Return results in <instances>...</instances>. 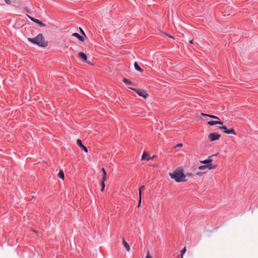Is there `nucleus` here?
<instances>
[{"mask_svg": "<svg viewBox=\"0 0 258 258\" xmlns=\"http://www.w3.org/2000/svg\"><path fill=\"white\" fill-rule=\"evenodd\" d=\"M222 126H219V128L220 130H223L224 131V133L227 134H232L234 135H236V134L233 128L231 129H227L226 126H223L221 125Z\"/></svg>", "mask_w": 258, "mask_h": 258, "instance_id": "obj_3", "label": "nucleus"}, {"mask_svg": "<svg viewBox=\"0 0 258 258\" xmlns=\"http://www.w3.org/2000/svg\"><path fill=\"white\" fill-rule=\"evenodd\" d=\"M77 144L79 146H80L82 150H83L86 153L88 152L87 148L82 144V141L80 139H78L77 140Z\"/></svg>", "mask_w": 258, "mask_h": 258, "instance_id": "obj_7", "label": "nucleus"}, {"mask_svg": "<svg viewBox=\"0 0 258 258\" xmlns=\"http://www.w3.org/2000/svg\"><path fill=\"white\" fill-rule=\"evenodd\" d=\"M30 18L33 22L39 24L41 27H44L45 25L44 23H43L42 22H41L40 20L38 19L31 17H30Z\"/></svg>", "mask_w": 258, "mask_h": 258, "instance_id": "obj_8", "label": "nucleus"}, {"mask_svg": "<svg viewBox=\"0 0 258 258\" xmlns=\"http://www.w3.org/2000/svg\"><path fill=\"white\" fill-rule=\"evenodd\" d=\"M186 250V247H184L181 251V258H183V254L185 253Z\"/></svg>", "mask_w": 258, "mask_h": 258, "instance_id": "obj_18", "label": "nucleus"}, {"mask_svg": "<svg viewBox=\"0 0 258 258\" xmlns=\"http://www.w3.org/2000/svg\"><path fill=\"white\" fill-rule=\"evenodd\" d=\"M134 67H135V69L137 71H139V72H141V73H142V72H143V69H142L140 67V66L138 65V63H137V62H136L134 63Z\"/></svg>", "mask_w": 258, "mask_h": 258, "instance_id": "obj_14", "label": "nucleus"}, {"mask_svg": "<svg viewBox=\"0 0 258 258\" xmlns=\"http://www.w3.org/2000/svg\"><path fill=\"white\" fill-rule=\"evenodd\" d=\"M123 82L124 83H125L126 84H128V85H131L132 84V82L128 80H127L126 79H124L123 80Z\"/></svg>", "mask_w": 258, "mask_h": 258, "instance_id": "obj_20", "label": "nucleus"}, {"mask_svg": "<svg viewBox=\"0 0 258 258\" xmlns=\"http://www.w3.org/2000/svg\"><path fill=\"white\" fill-rule=\"evenodd\" d=\"M197 174L199 175V176H201L203 174V173L202 172H198L197 173Z\"/></svg>", "mask_w": 258, "mask_h": 258, "instance_id": "obj_30", "label": "nucleus"}, {"mask_svg": "<svg viewBox=\"0 0 258 258\" xmlns=\"http://www.w3.org/2000/svg\"><path fill=\"white\" fill-rule=\"evenodd\" d=\"M58 176L62 179H64V173L62 170H60L59 171L58 173Z\"/></svg>", "mask_w": 258, "mask_h": 258, "instance_id": "obj_16", "label": "nucleus"}, {"mask_svg": "<svg viewBox=\"0 0 258 258\" xmlns=\"http://www.w3.org/2000/svg\"><path fill=\"white\" fill-rule=\"evenodd\" d=\"M102 173H106V172L105 171V170L104 168H102Z\"/></svg>", "mask_w": 258, "mask_h": 258, "instance_id": "obj_29", "label": "nucleus"}, {"mask_svg": "<svg viewBox=\"0 0 258 258\" xmlns=\"http://www.w3.org/2000/svg\"><path fill=\"white\" fill-rule=\"evenodd\" d=\"M72 36H75L76 37H77L79 40H80L81 41H84V38L80 36L78 33H74L73 34H72Z\"/></svg>", "mask_w": 258, "mask_h": 258, "instance_id": "obj_12", "label": "nucleus"}, {"mask_svg": "<svg viewBox=\"0 0 258 258\" xmlns=\"http://www.w3.org/2000/svg\"><path fill=\"white\" fill-rule=\"evenodd\" d=\"M141 203H142V197H139V204L138 206V208L140 206Z\"/></svg>", "mask_w": 258, "mask_h": 258, "instance_id": "obj_23", "label": "nucleus"}, {"mask_svg": "<svg viewBox=\"0 0 258 258\" xmlns=\"http://www.w3.org/2000/svg\"><path fill=\"white\" fill-rule=\"evenodd\" d=\"M183 146V145L182 144H177L175 147H181Z\"/></svg>", "mask_w": 258, "mask_h": 258, "instance_id": "obj_25", "label": "nucleus"}, {"mask_svg": "<svg viewBox=\"0 0 258 258\" xmlns=\"http://www.w3.org/2000/svg\"><path fill=\"white\" fill-rule=\"evenodd\" d=\"M131 89L134 90L136 93H137L140 96L143 97L144 98H146L148 95L146 93V92L145 90H139L136 89H134L132 88H130Z\"/></svg>", "mask_w": 258, "mask_h": 258, "instance_id": "obj_4", "label": "nucleus"}, {"mask_svg": "<svg viewBox=\"0 0 258 258\" xmlns=\"http://www.w3.org/2000/svg\"><path fill=\"white\" fill-rule=\"evenodd\" d=\"M192 41H193V40H192H192H190V41H189V43H190V44H192Z\"/></svg>", "mask_w": 258, "mask_h": 258, "instance_id": "obj_32", "label": "nucleus"}, {"mask_svg": "<svg viewBox=\"0 0 258 258\" xmlns=\"http://www.w3.org/2000/svg\"><path fill=\"white\" fill-rule=\"evenodd\" d=\"M202 116H208L209 117V114H205V113H201V114Z\"/></svg>", "mask_w": 258, "mask_h": 258, "instance_id": "obj_26", "label": "nucleus"}, {"mask_svg": "<svg viewBox=\"0 0 258 258\" xmlns=\"http://www.w3.org/2000/svg\"><path fill=\"white\" fill-rule=\"evenodd\" d=\"M145 188V186L144 185H142V186H141L139 189V197H142V191L143 190H144Z\"/></svg>", "mask_w": 258, "mask_h": 258, "instance_id": "obj_17", "label": "nucleus"}, {"mask_svg": "<svg viewBox=\"0 0 258 258\" xmlns=\"http://www.w3.org/2000/svg\"><path fill=\"white\" fill-rule=\"evenodd\" d=\"M215 155H212L211 156H210L209 158H210L212 156H215ZM212 161V160L210 158H209L208 159H207L205 160L201 161L200 162L202 164H205L207 165V164H209Z\"/></svg>", "mask_w": 258, "mask_h": 258, "instance_id": "obj_10", "label": "nucleus"}, {"mask_svg": "<svg viewBox=\"0 0 258 258\" xmlns=\"http://www.w3.org/2000/svg\"><path fill=\"white\" fill-rule=\"evenodd\" d=\"M122 243H123V246H124V247L125 248V249H126V250L127 251H130V245L129 244L126 242L125 240H123L122 241Z\"/></svg>", "mask_w": 258, "mask_h": 258, "instance_id": "obj_15", "label": "nucleus"}, {"mask_svg": "<svg viewBox=\"0 0 258 258\" xmlns=\"http://www.w3.org/2000/svg\"><path fill=\"white\" fill-rule=\"evenodd\" d=\"M106 180V173H102V182H105Z\"/></svg>", "mask_w": 258, "mask_h": 258, "instance_id": "obj_19", "label": "nucleus"}, {"mask_svg": "<svg viewBox=\"0 0 258 258\" xmlns=\"http://www.w3.org/2000/svg\"><path fill=\"white\" fill-rule=\"evenodd\" d=\"M6 3L8 4H10L11 3V1L10 0H4Z\"/></svg>", "mask_w": 258, "mask_h": 258, "instance_id": "obj_27", "label": "nucleus"}, {"mask_svg": "<svg viewBox=\"0 0 258 258\" xmlns=\"http://www.w3.org/2000/svg\"><path fill=\"white\" fill-rule=\"evenodd\" d=\"M101 191L103 192L105 188V182H101Z\"/></svg>", "mask_w": 258, "mask_h": 258, "instance_id": "obj_21", "label": "nucleus"}, {"mask_svg": "<svg viewBox=\"0 0 258 258\" xmlns=\"http://www.w3.org/2000/svg\"><path fill=\"white\" fill-rule=\"evenodd\" d=\"M220 135L217 133H211L209 135V139L210 141L213 142L218 140L220 138Z\"/></svg>", "mask_w": 258, "mask_h": 258, "instance_id": "obj_5", "label": "nucleus"}, {"mask_svg": "<svg viewBox=\"0 0 258 258\" xmlns=\"http://www.w3.org/2000/svg\"><path fill=\"white\" fill-rule=\"evenodd\" d=\"M208 124L209 125L212 126L216 124L223 125V123L219 121H208Z\"/></svg>", "mask_w": 258, "mask_h": 258, "instance_id": "obj_9", "label": "nucleus"}, {"mask_svg": "<svg viewBox=\"0 0 258 258\" xmlns=\"http://www.w3.org/2000/svg\"><path fill=\"white\" fill-rule=\"evenodd\" d=\"M78 55H79V57H80L81 58H82L84 60H85V61L87 60V55L84 52H79L78 53Z\"/></svg>", "mask_w": 258, "mask_h": 258, "instance_id": "obj_11", "label": "nucleus"}, {"mask_svg": "<svg viewBox=\"0 0 258 258\" xmlns=\"http://www.w3.org/2000/svg\"><path fill=\"white\" fill-rule=\"evenodd\" d=\"M28 40L30 42L41 47H45L48 45V42L45 40L43 36L41 34H38L36 37L33 38H28Z\"/></svg>", "mask_w": 258, "mask_h": 258, "instance_id": "obj_2", "label": "nucleus"}, {"mask_svg": "<svg viewBox=\"0 0 258 258\" xmlns=\"http://www.w3.org/2000/svg\"><path fill=\"white\" fill-rule=\"evenodd\" d=\"M146 258H152V257L150 255L149 252H148V254H147Z\"/></svg>", "mask_w": 258, "mask_h": 258, "instance_id": "obj_28", "label": "nucleus"}, {"mask_svg": "<svg viewBox=\"0 0 258 258\" xmlns=\"http://www.w3.org/2000/svg\"><path fill=\"white\" fill-rule=\"evenodd\" d=\"M209 117L215 119H219V118L218 117L213 115H209Z\"/></svg>", "mask_w": 258, "mask_h": 258, "instance_id": "obj_22", "label": "nucleus"}, {"mask_svg": "<svg viewBox=\"0 0 258 258\" xmlns=\"http://www.w3.org/2000/svg\"><path fill=\"white\" fill-rule=\"evenodd\" d=\"M80 30L81 33L86 36V34H85V32H84V31L81 28H80Z\"/></svg>", "mask_w": 258, "mask_h": 258, "instance_id": "obj_24", "label": "nucleus"}, {"mask_svg": "<svg viewBox=\"0 0 258 258\" xmlns=\"http://www.w3.org/2000/svg\"><path fill=\"white\" fill-rule=\"evenodd\" d=\"M150 159V158L149 157V155L148 154L144 152L142 156V160H149Z\"/></svg>", "mask_w": 258, "mask_h": 258, "instance_id": "obj_13", "label": "nucleus"}, {"mask_svg": "<svg viewBox=\"0 0 258 258\" xmlns=\"http://www.w3.org/2000/svg\"><path fill=\"white\" fill-rule=\"evenodd\" d=\"M155 157V156L154 155L151 158L150 157V159H152L154 158Z\"/></svg>", "mask_w": 258, "mask_h": 258, "instance_id": "obj_31", "label": "nucleus"}, {"mask_svg": "<svg viewBox=\"0 0 258 258\" xmlns=\"http://www.w3.org/2000/svg\"><path fill=\"white\" fill-rule=\"evenodd\" d=\"M186 175H188V176H191V174H188V173H187V174H186Z\"/></svg>", "mask_w": 258, "mask_h": 258, "instance_id": "obj_33", "label": "nucleus"}, {"mask_svg": "<svg viewBox=\"0 0 258 258\" xmlns=\"http://www.w3.org/2000/svg\"><path fill=\"white\" fill-rule=\"evenodd\" d=\"M216 168V165L213 164H209L205 165H202L199 167V169L200 170H204L206 168H208L210 170L214 169Z\"/></svg>", "mask_w": 258, "mask_h": 258, "instance_id": "obj_6", "label": "nucleus"}, {"mask_svg": "<svg viewBox=\"0 0 258 258\" xmlns=\"http://www.w3.org/2000/svg\"><path fill=\"white\" fill-rule=\"evenodd\" d=\"M169 176L171 178L174 179L176 182H180L185 181L184 179L186 175L184 174L183 170L181 168L176 169L172 173H169Z\"/></svg>", "mask_w": 258, "mask_h": 258, "instance_id": "obj_1", "label": "nucleus"}]
</instances>
